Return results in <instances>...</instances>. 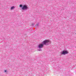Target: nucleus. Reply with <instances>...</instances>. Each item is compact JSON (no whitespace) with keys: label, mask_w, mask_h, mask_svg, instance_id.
I'll use <instances>...</instances> for the list:
<instances>
[{"label":"nucleus","mask_w":76,"mask_h":76,"mask_svg":"<svg viewBox=\"0 0 76 76\" xmlns=\"http://www.w3.org/2000/svg\"><path fill=\"white\" fill-rule=\"evenodd\" d=\"M51 43V41L50 40H45L38 45V48H42L44 47V45H48Z\"/></svg>","instance_id":"obj_1"},{"label":"nucleus","mask_w":76,"mask_h":76,"mask_svg":"<svg viewBox=\"0 0 76 76\" xmlns=\"http://www.w3.org/2000/svg\"><path fill=\"white\" fill-rule=\"evenodd\" d=\"M69 53V52L66 50H64L61 53V55H65Z\"/></svg>","instance_id":"obj_2"},{"label":"nucleus","mask_w":76,"mask_h":76,"mask_svg":"<svg viewBox=\"0 0 76 76\" xmlns=\"http://www.w3.org/2000/svg\"><path fill=\"white\" fill-rule=\"evenodd\" d=\"M28 8L26 5H24L22 8V10H25L28 9Z\"/></svg>","instance_id":"obj_3"},{"label":"nucleus","mask_w":76,"mask_h":76,"mask_svg":"<svg viewBox=\"0 0 76 76\" xmlns=\"http://www.w3.org/2000/svg\"><path fill=\"white\" fill-rule=\"evenodd\" d=\"M15 7L14 6H12L11 7L10 10H13L15 9Z\"/></svg>","instance_id":"obj_4"},{"label":"nucleus","mask_w":76,"mask_h":76,"mask_svg":"<svg viewBox=\"0 0 76 76\" xmlns=\"http://www.w3.org/2000/svg\"><path fill=\"white\" fill-rule=\"evenodd\" d=\"M36 26H39V23H37L36 25Z\"/></svg>","instance_id":"obj_5"},{"label":"nucleus","mask_w":76,"mask_h":76,"mask_svg":"<svg viewBox=\"0 0 76 76\" xmlns=\"http://www.w3.org/2000/svg\"><path fill=\"white\" fill-rule=\"evenodd\" d=\"M38 51H42V49H38Z\"/></svg>","instance_id":"obj_6"},{"label":"nucleus","mask_w":76,"mask_h":76,"mask_svg":"<svg viewBox=\"0 0 76 76\" xmlns=\"http://www.w3.org/2000/svg\"><path fill=\"white\" fill-rule=\"evenodd\" d=\"M32 26H34V23H33L32 24Z\"/></svg>","instance_id":"obj_7"},{"label":"nucleus","mask_w":76,"mask_h":76,"mask_svg":"<svg viewBox=\"0 0 76 76\" xmlns=\"http://www.w3.org/2000/svg\"><path fill=\"white\" fill-rule=\"evenodd\" d=\"M20 7H22V5H20Z\"/></svg>","instance_id":"obj_8"},{"label":"nucleus","mask_w":76,"mask_h":76,"mask_svg":"<svg viewBox=\"0 0 76 76\" xmlns=\"http://www.w3.org/2000/svg\"><path fill=\"white\" fill-rule=\"evenodd\" d=\"M5 72H7V71L6 70H5Z\"/></svg>","instance_id":"obj_9"}]
</instances>
